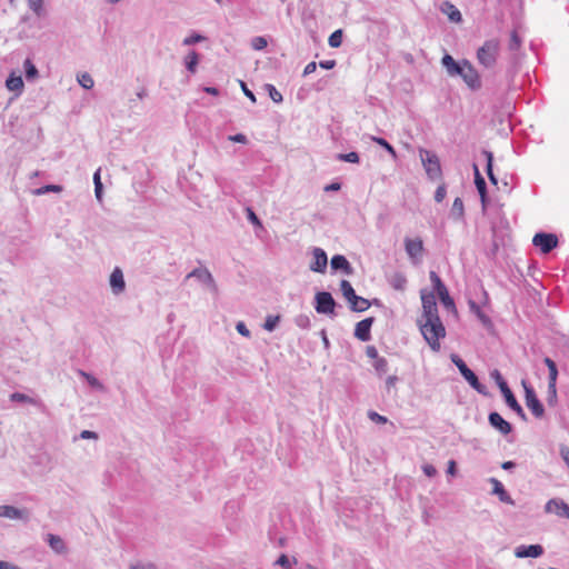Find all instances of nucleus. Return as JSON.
<instances>
[{
  "instance_id": "nucleus-1",
  "label": "nucleus",
  "mask_w": 569,
  "mask_h": 569,
  "mask_svg": "<svg viewBox=\"0 0 569 569\" xmlns=\"http://www.w3.org/2000/svg\"><path fill=\"white\" fill-rule=\"evenodd\" d=\"M417 325L426 342L433 351L440 350V340L446 337V328L440 318L418 319Z\"/></svg>"
},
{
  "instance_id": "nucleus-2",
  "label": "nucleus",
  "mask_w": 569,
  "mask_h": 569,
  "mask_svg": "<svg viewBox=\"0 0 569 569\" xmlns=\"http://www.w3.org/2000/svg\"><path fill=\"white\" fill-rule=\"evenodd\" d=\"M500 51V41L489 39L477 51V60L485 68H493L497 63Z\"/></svg>"
},
{
  "instance_id": "nucleus-3",
  "label": "nucleus",
  "mask_w": 569,
  "mask_h": 569,
  "mask_svg": "<svg viewBox=\"0 0 569 569\" xmlns=\"http://www.w3.org/2000/svg\"><path fill=\"white\" fill-rule=\"evenodd\" d=\"M340 290L349 302L351 310L360 312L369 309L370 302L367 299L357 296L355 289L348 280L341 281Z\"/></svg>"
},
{
  "instance_id": "nucleus-4",
  "label": "nucleus",
  "mask_w": 569,
  "mask_h": 569,
  "mask_svg": "<svg viewBox=\"0 0 569 569\" xmlns=\"http://www.w3.org/2000/svg\"><path fill=\"white\" fill-rule=\"evenodd\" d=\"M421 161L425 167V170L429 178L431 179H439L441 178V167L439 158L430 152V151H421L420 152Z\"/></svg>"
},
{
  "instance_id": "nucleus-5",
  "label": "nucleus",
  "mask_w": 569,
  "mask_h": 569,
  "mask_svg": "<svg viewBox=\"0 0 569 569\" xmlns=\"http://www.w3.org/2000/svg\"><path fill=\"white\" fill-rule=\"evenodd\" d=\"M493 376H495L497 385L500 388V391L502 392V395H503V397L506 399L507 405L513 411H516L518 415L523 416V410H522L521 406L518 403L516 397L513 396L512 391L508 387L507 382L505 381V379L502 378L500 372L496 370L493 372Z\"/></svg>"
},
{
  "instance_id": "nucleus-6",
  "label": "nucleus",
  "mask_w": 569,
  "mask_h": 569,
  "mask_svg": "<svg viewBox=\"0 0 569 569\" xmlns=\"http://www.w3.org/2000/svg\"><path fill=\"white\" fill-rule=\"evenodd\" d=\"M422 315L419 319L439 318L438 307L432 292L421 291Z\"/></svg>"
},
{
  "instance_id": "nucleus-7",
  "label": "nucleus",
  "mask_w": 569,
  "mask_h": 569,
  "mask_svg": "<svg viewBox=\"0 0 569 569\" xmlns=\"http://www.w3.org/2000/svg\"><path fill=\"white\" fill-rule=\"evenodd\" d=\"M532 243L546 254L558 246V238L553 233L540 232L533 236Z\"/></svg>"
},
{
  "instance_id": "nucleus-8",
  "label": "nucleus",
  "mask_w": 569,
  "mask_h": 569,
  "mask_svg": "<svg viewBox=\"0 0 569 569\" xmlns=\"http://www.w3.org/2000/svg\"><path fill=\"white\" fill-rule=\"evenodd\" d=\"M457 76H460L470 88H478L480 86L479 74H478L477 70L467 60H463L461 62V66H460V69H459V72Z\"/></svg>"
},
{
  "instance_id": "nucleus-9",
  "label": "nucleus",
  "mask_w": 569,
  "mask_h": 569,
  "mask_svg": "<svg viewBox=\"0 0 569 569\" xmlns=\"http://www.w3.org/2000/svg\"><path fill=\"white\" fill-rule=\"evenodd\" d=\"M316 310L318 313L332 315L335 313L336 302L329 292H318L316 295Z\"/></svg>"
},
{
  "instance_id": "nucleus-10",
  "label": "nucleus",
  "mask_w": 569,
  "mask_h": 569,
  "mask_svg": "<svg viewBox=\"0 0 569 569\" xmlns=\"http://www.w3.org/2000/svg\"><path fill=\"white\" fill-rule=\"evenodd\" d=\"M430 280L435 286V289L437 290V293L439 296V299L447 308H455V302L452 298L449 296V292L446 288V286L442 283L441 279L435 271H430Z\"/></svg>"
},
{
  "instance_id": "nucleus-11",
  "label": "nucleus",
  "mask_w": 569,
  "mask_h": 569,
  "mask_svg": "<svg viewBox=\"0 0 569 569\" xmlns=\"http://www.w3.org/2000/svg\"><path fill=\"white\" fill-rule=\"evenodd\" d=\"M526 391V406L528 409L535 415L537 418H541L545 413V409L542 403L539 401V399L536 396V392L533 389L525 386Z\"/></svg>"
},
{
  "instance_id": "nucleus-12",
  "label": "nucleus",
  "mask_w": 569,
  "mask_h": 569,
  "mask_svg": "<svg viewBox=\"0 0 569 569\" xmlns=\"http://www.w3.org/2000/svg\"><path fill=\"white\" fill-rule=\"evenodd\" d=\"M455 363L463 378L470 383V386L477 391L482 392L483 387L480 385L475 372L470 370L461 359L455 360Z\"/></svg>"
},
{
  "instance_id": "nucleus-13",
  "label": "nucleus",
  "mask_w": 569,
  "mask_h": 569,
  "mask_svg": "<svg viewBox=\"0 0 569 569\" xmlns=\"http://www.w3.org/2000/svg\"><path fill=\"white\" fill-rule=\"evenodd\" d=\"M546 512L569 519V505L561 499H550L545 507Z\"/></svg>"
},
{
  "instance_id": "nucleus-14",
  "label": "nucleus",
  "mask_w": 569,
  "mask_h": 569,
  "mask_svg": "<svg viewBox=\"0 0 569 569\" xmlns=\"http://www.w3.org/2000/svg\"><path fill=\"white\" fill-rule=\"evenodd\" d=\"M405 249L411 259L420 258L423 253V242L420 238H406Z\"/></svg>"
},
{
  "instance_id": "nucleus-15",
  "label": "nucleus",
  "mask_w": 569,
  "mask_h": 569,
  "mask_svg": "<svg viewBox=\"0 0 569 569\" xmlns=\"http://www.w3.org/2000/svg\"><path fill=\"white\" fill-rule=\"evenodd\" d=\"M312 254L310 269L315 272H325L328 263L327 253L321 248H315Z\"/></svg>"
},
{
  "instance_id": "nucleus-16",
  "label": "nucleus",
  "mask_w": 569,
  "mask_h": 569,
  "mask_svg": "<svg viewBox=\"0 0 569 569\" xmlns=\"http://www.w3.org/2000/svg\"><path fill=\"white\" fill-rule=\"evenodd\" d=\"M372 323H373V318H367V319L359 321L356 325V329H355L356 338H358L360 341L370 340V338H371L370 329H371Z\"/></svg>"
},
{
  "instance_id": "nucleus-17",
  "label": "nucleus",
  "mask_w": 569,
  "mask_h": 569,
  "mask_svg": "<svg viewBox=\"0 0 569 569\" xmlns=\"http://www.w3.org/2000/svg\"><path fill=\"white\" fill-rule=\"evenodd\" d=\"M543 553V548L540 545L520 546L516 549L515 555L518 558H537Z\"/></svg>"
},
{
  "instance_id": "nucleus-18",
  "label": "nucleus",
  "mask_w": 569,
  "mask_h": 569,
  "mask_svg": "<svg viewBox=\"0 0 569 569\" xmlns=\"http://www.w3.org/2000/svg\"><path fill=\"white\" fill-rule=\"evenodd\" d=\"M489 422L490 425L496 428L497 430H499L502 435H508L511 432L512 430V427L511 425L506 421L501 415H499L498 412H491L489 415Z\"/></svg>"
},
{
  "instance_id": "nucleus-19",
  "label": "nucleus",
  "mask_w": 569,
  "mask_h": 569,
  "mask_svg": "<svg viewBox=\"0 0 569 569\" xmlns=\"http://www.w3.org/2000/svg\"><path fill=\"white\" fill-rule=\"evenodd\" d=\"M110 286L114 293H120L124 290L126 283L120 268H114L112 271L110 276Z\"/></svg>"
},
{
  "instance_id": "nucleus-20",
  "label": "nucleus",
  "mask_w": 569,
  "mask_h": 569,
  "mask_svg": "<svg viewBox=\"0 0 569 569\" xmlns=\"http://www.w3.org/2000/svg\"><path fill=\"white\" fill-rule=\"evenodd\" d=\"M545 363L549 370V390L553 397H556V381L558 377V370L555 361L550 358H545Z\"/></svg>"
},
{
  "instance_id": "nucleus-21",
  "label": "nucleus",
  "mask_w": 569,
  "mask_h": 569,
  "mask_svg": "<svg viewBox=\"0 0 569 569\" xmlns=\"http://www.w3.org/2000/svg\"><path fill=\"white\" fill-rule=\"evenodd\" d=\"M475 170V184L476 188L480 194L482 206L486 207V199H487V189H486V181L483 177L480 174L478 167L473 166Z\"/></svg>"
},
{
  "instance_id": "nucleus-22",
  "label": "nucleus",
  "mask_w": 569,
  "mask_h": 569,
  "mask_svg": "<svg viewBox=\"0 0 569 569\" xmlns=\"http://www.w3.org/2000/svg\"><path fill=\"white\" fill-rule=\"evenodd\" d=\"M331 268L335 270H343L345 273L350 274L352 272V268L349 261L345 256L336 254L331 258Z\"/></svg>"
},
{
  "instance_id": "nucleus-23",
  "label": "nucleus",
  "mask_w": 569,
  "mask_h": 569,
  "mask_svg": "<svg viewBox=\"0 0 569 569\" xmlns=\"http://www.w3.org/2000/svg\"><path fill=\"white\" fill-rule=\"evenodd\" d=\"M442 64L447 69L450 76H457L461 66V62H457L450 54H446L442 58Z\"/></svg>"
},
{
  "instance_id": "nucleus-24",
  "label": "nucleus",
  "mask_w": 569,
  "mask_h": 569,
  "mask_svg": "<svg viewBox=\"0 0 569 569\" xmlns=\"http://www.w3.org/2000/svg\"><path fill=\"white\" fill-rule=\"evenodd\" d=\"M187 278H197L200 281H203L209 284H213V278H212L211 273L209 272V270H207V269H201V268L194 269L187 276Z\"/></svg>"
},
{
  "instance_id": "nucleus-25",
  "label": "nucleus",
  "mask_w": 569,
  "mask_h": 569,
  "mask_svg": "<svg viewBox=\"0 0 569 569\" xmlns=\"http://www.w3.org/2000/svg\"><path fill=\"white\" fill-rule=\"evenodd\" d=\"M442 12L446 13L448 16V18L453 22L461 21L460 11L450 2H445L442 4Z\"/></svg>"
},
{
  "instance_id": "nucleus-26",
  "label": "nucleus",
  "mask_w": 569,
  "mask_h": 569,
  "mask_svg": "<svg viewBox=\"0 0 569 569\" xmlns=\"http://www.w3.org/2000/svg\"><path fill=\"white\" fill-rule=\"evenodd\" d=\"M6 86L10 91H17L20 93L23 88V80L21 76H16L14 73H11L6 81Z\"/></svg>"
},
{
  "instance_id": "nucleus-27",
  "label": "nucleus",
  "mask_w": 569,
  "mask_h": 569,
  "mask_svg": "<svg viewBox=\"0 0 569 569\" xmlns=\"http://www.w3.org/2000/svg\"><path fill=\"white\" fill-rule=\"evenodd\" d=\"M0 517L11 518V519L22 518L23 511L14 508L12 506H0Z\"/></svg>"
},
{
  "instance_id": "nucleus-28",
  "label": "nucleus",
  "mask_w": 569,
  "mask_h": 569,
  "mask_svg": "<svg viewBox=\"0 0 569 569\" xmlns=\"http://www.w3.org/2000/svg\"><path fill=\"white\" fill-rule=\"evenodd\" d=\"M390 284L393 289L396 290H399V291H402L405 290L406 288V284H407V279L403 274L401 273H395L393 276H391L390 278Z\"/></svg>"
},
{
  "instance_id": "nucleus-29",
  "label": "nucleus",
  "mask_w": 569,
  "mask_h": 569,
  "mask_svg": "<svg viewBox=\"0 0 569 569\" xmlns=\"http://www.w3.org/2000/svg\"><path fill=\"white\" fill-rule=\"evenodd\" d=\"M48 542L56 552H64L66 547L63 540L60 537L49 533Z\"/></svg>"
},
{
  "instance_id": "nucleus-30",
  "label": "nucleus",
  "mask_w": 569,
  "mask_h": 569,
  "mask_svg": "<svg viewBox=\"0 0 569 569\" xmlns=\"http://www.w3.org/2000/svg\"><path fill=\"white\" fill-rule=\"evenodd\" d=\"M483 156L486 157V160H487V174H488L490 181L493 184H497V179L492 172V161H493L492 152L485 150Z\"/></svg>"
},
{
  "instance_id": "nucleus-31",
  "label": "nucleus",
  "mask_w": 569,
  "mask_h": 569,
  "mask_svg": "<svg viewBox=\"0 0 569 569\" xmlns=\"http://www.w3.org/2000/svg\"><path fill=\"white\" fill-rule=\"evenodd\" d=\"M101 169L99 168L94 174H93V182H94V193L99 201H101L102 198V182H101Z\"/></svg>"
},
{
  "instance_id": "nucleus-32",
  "label": "nucleus",
  "mask_w": 569,
  "mask_h": 569,
  "mask_svg": "<svg viewBox=\"0 0 569 569\" xmlns=\"http://www.w3.org/2000/svg\"><path fill=\"white\" fill-rule=\"evenodd\" d=\"M26 77L28 80H33L38 76V70L30 59H27L23 63Z\"/></svg>"
},
{
  "instance_id": "nucleus-33",
  "label": "nucleus",
  "mask_w": 569,
  "mask_h": 569,
  "mask_svg": "<svg viewBox=\"0 0 569 569\" xmlns=\"http://www.w3.org/2000/svg\"><path fill=\"white\" fill-rule=\"evenodd\" d=\"M10 400L11 401H16V402H26V403H30V405H37V400L24 395V393H20V392H14L10 396Z\"/></svg>"
},
{
  "instance_id": "nucleus-34",
  "label": "nucleus",
  "mask_w": 569,
  "mask_h": 569,
  "mask_svg": "<svg viewBox=\"0 0 569 569\" xmlns=\"http://www.w3.org/2000/svg\"><path fill=\"white\" fill-rule=\"evenodd\" d=\"M342 42V31L336 30L331 33V36L328 39V43L331 48H339Z\"/></svg>"
},
{
  "instance_id": "nucleus-35",
  "label": "nucleus",
  "mask_w": 569,
  "mask_h": 569,
  "mask_svg": "<svg viewBox=\"0 0 569 569\" xmlns=\"http://www.w3.org/2000/svg\"><path fill=\"white\" fill-rule=\"evenodd\" d=\"M78 82L84 89H91L93 87V83H94L92 77L89 73H87V72H83V73L78 76Z\"/></svg>"
},
{
  "instance_id": "nucleus-36",
  "label": "nucleus",
  "mask_w": 569,
  "mask_h": 569,
  "mask_svg": "<svg viewBox=\"0 0 569 569\" xmlns=\"http://www.w3.org/2000/svg\"><path fill=\"white\" fill-rule=\"evenodd\" d=\"M373 368L375 370L379 373V375H382V373H386L387 370H388V361L386 358L383 357H380V358H377L375 361H373Z\"/></svg>"
},
{
  "instance_id": "nucleus-37",
  "label": "nucleus",
  "mask_w": 569,
  "mask_h": 569,
  "mask_svg": "<svg viewBox=\"0 0 569 569\" xmlns=\"http://www.w3.org/2000/svg\"><path fill=\"white\" fill-rule=\"evenodd\" d=\"M198 61H199V57H198L197 52L192 51L187 56L186 63H187V68L190 72L196 71Z\"/></svg>"
},
{
  "instance_id": "nucleus-38",
  "label": "nucleus",
  "mask_w": 569,
  "mask_h": 569,
  "mask_svg": "<svg viewBox=\"0 0 569 569\" xmlns=\"http://www.w3.org/2000/svg\"><path fill=\"white\" fill-rule=\"evenodd\" d=\"M29 8L37 14L41 16L43 11V0H28Z\"/></svg>"
},
{
  "instance_id": "nucleus-39",
  "label": "nucleus",
  "mask_w": 569,
  "mask_h": 569,
  "mask_svg": "<svg viewBox=\"0 0 569 569\" xmlns=\"http://www.w3.org/2000/svg\"><path fill=\"white\" fill-rule=\"evenodd\" d=\"M368 418L375 422V423H378V425H385L388 422V419L387 417L385 416H381L379 415L378 412L373 411V410H370L368 411Z\"/></svg>"
},
{
  "instance_id": "nucleus-40",
  "label": "nucleus",
  "mask_w": 569,
  "mask_h": 569,
  "mask_svg": "<svg viewBox=\"0 0 569 569\" xmlns=\"http://www.w3.org/2000/svg\"><path fill=\"white\" fill-rule=\"evenodd\" d=\"M268 41L264 37H254L251 41V46L254 50H262L267 47Z\"/></svg>"
},
{
  "instance_id": "nucleus-41",
  "label": "nucleus",
  "mask_w": 569,
  "mask_h": 569,
  "mask_svg": "<svg viewBox=\"0 0 569 569\" xmlns=\"http://www.w3.org/2000/svg\"><path fill=\"white\" fill-rule=\"evenodd\" d=\"M521 47V39L519 38L517 31H512L510 34L509 49L518 50Z\"/></svg>"
},
{
  "instance_id": "nucleus-42",
  "label": "nucleus",
  "mask_w": 569,
  "mask_h": 569,
  "mask_svg": "<svg viewBox=\"0 0 569 569\" xmlns=\"http://www.w3.org/2000/svg\"><path fill=\"white\" fill-rule=\"evenodd\" d=\"M342 161L351 162V163H358L359 162V156L357 152H349V153H341L338 157Z\"/></svg>"
},
{
  "instance_id": "nucleus-43",
  "label": "nucleus",
  "mask_w": 569,
  "mask_h": 569,
  "mask_svg": "<svg viewBox=\"0 0 569 569\" xmlns=\"http://www.w3.org/2000/svg\"><path fill=\"white\" fill-rule=\"evenodd\" d=\"M279 319V316H268L263 326L264 329L268 331H272L276 328Z\"/></svg>"
},
{
  "instance_id": "nucleus-44",
  "label": "nucleus",
  "mask_w": 569,
  "mask_h": 569,
  "mask_svg": "<svg viewBox=\"0 0 569 569\" xmlns=\"http://www.w3.org/2000/svg\"><path fill=\"white\" fill-rule=\"evenodd\" d=\"M373 141L377 142L382 148H385L393 157L396 156L395 148L387 140H385L382 138H373Z\"/></svg>"
},
{
  "instance_id": "nucleus-45",
  "label": "nucleus",
  "mask_w": 569,
  "mask_h": 569,
  "mask_svg": "<svg viewBox=\"0 0 569 569\" xmlns=\"http://www.w3.org/2000/svg\"><path fill=\"white\" fill-rule=\"evenodd\" d=\"M246 212H247V218L251 223H253L254 226H257L259 228H262V223H261L260 219L257 217V214L254 213V211L251 208H247Z\"/></svg>"
},
{
  "instance_id": "nucleus-46",
  "label": "nucleus",
  "mask_w": 569,
  "mask_h": 569,
  "mask_svg": "<svg viewBox=\"0 0 569 569\" xmlns=\"http://www.w3.org/2000/svg\"><path fill=\"white\" fill-rule=\"evenodd\" d=\"M267 88L269 90L270 98L274 102H281L282 101V94L272 84H268Z\"/></svg>"
},
{
  "instance_id": "nucleus-47",
  "label": "nucleus",
  "mask_w": 569,
  "mask_h": 569,
  "mask_svg": "<svg viewBox=\"0 0 569 569\" xmlns=\"http://www.w3.org/2000/svg\"><path fill=\"white\" fill-rule=\"evenodd\" d=\"M398 382V377L392 375V376H389L387 379H386V390L388 393L391 392V390L396 389V385Z\"/></svg>"
},
{
  "instance_id": "nucleus-48",
  "label": "nucleus",
  "mask_w": 569,
  "mask_h": 569,
  "mask_svg": "<svg viewBox=\"0 0 569 569\" xmlns=\"http://www.w3.org/2000/svg\"><path fill=\"white\" fill-rule=\"evenodd\" d=\"M452 212L458 213V216H462L463 213V202L460 198H456L452 203Z\"/></svg>"
},
{
  "instance_id": "nucleus-49",
  "label": "nucleus",
  "mask_w": 569,
  "mask_h": 569,
  "mask_svg": "<svg viewBox=\"0 0 569 569\" xmlns=\"http://www.w3.org/2000/svg\"><path fill=\"white\" fill-rule=\"evenodd\" d=\"M447 194L445 184H440L435 192V200L441 202Z\"/></svg>"
},
{
  "instance_id": "nucleus-50",
  "label": "nucleus",
  "mask_w": 569,
  "mask_h": 569,
  "mask_svg": "<svg viewBox=\"0 0 569 569\" xmlns=\"http://www.w3.org/2000/svg\"><path fill=\"white\" fill-rule=\"evenodd\" d=\"M61 190H62L61 186L49 184V186L42 187L41 189L37 190V193L41 194V193H44V192H48V191L59 192Z\"/></svg>"
},
{
  "instance_id": "nucleus-51",
  "label": "nucleus",
  "mask_w": 569,
  "mask_h": 569,
  "mask_svg": "<svg viewBox=\"0 0 569 569\" xmlns=\"http://www.w3.org/2000/svg\"><path fill=\"white\" fill-rule=\"evenodd\" d=\"M204 38L200 34H193V36H190V37H187L184 40H183V44L186 46H190V44H193L196 42H200L202 41Z\"/></svg>"
},
{
  "instance_id": "nucleus-52",
  "label": "nucleus",
  "mask_w": 569,
  "mask_h": 569,
  "mask_svg": "<svg viewBox=\"0 0 569 569\" xmlns=\"http://www.w3.org/2000/svg\"><path fill=\"white\" fill-rule=\"evenodd\" d=\"M422 470L427 477H435L437 475V470L432 465H423Z\"/></svg>"
},
{
  "instance_id": "nucleus-53",
  "label": "nucleus",
  "mask_w": 569,
  "mask_h": 569,
  "mask_svg": "<svg viewBox=\"0 0 569 569\" xmlns=\"http://www.w3.org/2000/svg\"><path fill=\"white\" fill-rule=\"evenodd\" d=\"M471 308H472L473 310H476L477 315L479 316L480 320H481L483 323H489V322H490V321H489V318L480 311V308H479V307H477L475 302H472V303H471Z\"/></svg>"
},
{
  "instance_id": "nucleus-54",
  "label": "nucleus",
  "mask_w": 569,
  "mask_h": 569,
  "mask_svg": "<svg viewBox=\"0 0 569 569\" xmlns=\"http://www.w3.org/2000/svg\"><path fill=\"white\" fill-rule=\"evenodd\" d=\"M229 140H231L233 142H239V143H247V137L242 133H237L234 136H230Z\"/></svg>"
},
{
  "instance_id": "nucleus-55",
  "label": "nucleus",
  "mask_w": 569,
  "mask_h": 569,
  "mask_svg": "<svg viewBox=\"0 0 569 569\" xmlns=\"http://www.w3.org/2000/svg\"><path fill=\"white\" fill-rule=\"evenodd\" d=\"M240 84H241V89H242L243 93H244V94H246V96H247V97H248L252 102H256V97H254V94L252 93V91H250V90L247 88L246 83H244L243 81H241V82H240Z\"/></svg>"
},
{
  "instance_id": "nucleus-56",
  "label": "nucleus",
  "mask_w": 569,
  "mask_h": 569,
  "mask_svg": "<svg viewBox=\"0 0 569 569\" xmlns=\"http://www.w3.org/2000/svg\"><path fill=\"white\" fill-rule=\"evenodd\" d=\"M277 563H279L286 569H290L289 558L286 555H281L277 560Z\"/></svg>"
},
{
  "instance_id": "nucleus-57",
  "label": "nucleus",
  "mask_w": 569,
  "mask_h": 569,
  "mask_svg": "<svg viewBox=\"0 0 569 569\" xmlns=\"http://www.w3.org/2000/svg\"><path fill=\"white\" fill-rule=\"evenodd\" d=\"M317 69V64L316 62H309L306 67H305V70H303V76H308V74H311L316 71Z\"/></svg>"
},
{
  "instance_id": "nucleus-58",
  "label": "nucleus",
  "mask_w": 569,
  "mask_h": 569,
  "mask_svg": "<svg viewBox=\"0 0 569 569\" xmlns=\"http://www.w3.org/2000/svg\"><path fill=\"white\" fill-rule=\"evenodd\" d=\"M366 352H367V356H368V357H370V358H372L373 360H376L377 358H380V357L378 356V351H377V349H376L373 346H369V347H367Z\"/></svg>"
},
{
  "instance_id": "nucleus-59",
  "label": "nucleus",
  "mask_w": 569,
  "mask_h": 569,
  "mask_svg": "<svg viewBox=\"0 0 569 569\" xmlns=\"http://www.w3.org/2000/svg\"><path fill=\"white\" fill-rule=\"evenodd\" d=\"M237 330H238L239 333H241L244 337L249 336V330L247 329V327L244 326L243 322H239L237 325Z\"/></svg>"
},
{
  "instance_id": "nucleus-60",
  "label": "nucleus",
  "mask_w": 569,
  "mask_h": 569,
  "mask_svg": "<svg viewBox=\"0 0 569 569\" xmlns=\"http://www.w3.org/2000/svg\"><path fill=\"white\" fill-rule=\"evenodd\" d=\"M80 437L82 439H96L97 438V433L93 432V431H89V430H83L80 435Z\"/></svg>"
},
{
  "instance_id": "nucleus-61",
  "label": "nucleus",
  "mask_w": 569,
  "mask_h": 569,
  "mask_svg": "<svg viewBox=\"0 0 569 569\" xmlns=\"http://www.w3.org/2000/svg\"><path fill=\"white\" fill-rule=\"evenodd\" d=\"M319 66L323 69H332L335 66H336V61L335 60H326V61H321L319 63Z\"/></svg>"
},
{
  "instance_id": "nucleus-62",
  "label": "nucleus",
  "mask_w": 569,
  "mask_h": 569,
  "mask_svg": "<svg viewBox=\"0 0 569 569\" xmlns=\"http://www.w3.org/2000/svg\"><path fill=\"white\" fill-rule=\"evenodd\" d=\"M560 453H561L562 459L565 460V462L569 467V448L568 447H562L561 450H560Z\"/></svg>"
},
{
  "instance_id": "nucleus-63",
  "label": "nucleus",
  "mask_w": 569,
  "mask_h": 569,
  "mask_svg": "<svg viewBox=\"0 0 569 569\" xmlns=\"http://www.w3.org/2000/svg\"><path fill=\"white\" fill-rule=\"evenodd\" d=\"M0 569H21L18 566L10 563L8 561L0 560Z\"/></svg>"
},
{
  "instance_id": "nucleus-64",
  "label": "nucleus",
  "mask_w": 569,
  "mask_h": 569,
  "mask_svg": "<svg viewBox=\"0 0 569 569\" xmlns=\"http://www.w3.org/2000/svg\"><path fill=\"white\" fill-rule=\"evenodd\" d=\"M447 472L450 475V476H455L456 475V462L453 460H450L448 462V469H447Z\"/></svg>"
}]
</instances>
